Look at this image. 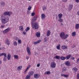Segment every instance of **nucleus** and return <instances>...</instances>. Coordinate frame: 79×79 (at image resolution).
I'll return each instance as SVG.
<instances>
[{
	"mask_svg": "<svg viewBox=\"0 0 79 79\" xmlns=\"http://www.w3.org/2000/svg\"><path fill=\"white\" fill-rule=\"evenodd\" d=\"M34 74V72L33 71H31L30 72V73L29 74V76H32Z\"/></svg>",
	"mask_w": 79,
	"mask_h": 79,
	"instance_id": "obj_28",
	"label": "nucleus"
},
{
	"mask_svg": "<svg viewBox=\"0 0 79 79\" xmlns=\"http://www.w3.org/2000/svg\"><path fill=\"white\" fill-rule=\"evenodd\" d=\"M34 15H35V13L34 12L31 13V16H34Z\"/></svg>",
	"mask_w": 79,
	"mask_h": 79,
	"instance_id": "obj_49",
	"label": "nucleus"
},
{
	"mask_svg": "<svg viewBox=\"0 0 79 79\" xmlns=\"http://www.w3.org/2000/svg\"><path fill=\"white\" fill-rule=\"evenodd\" d=\"M76 62L77 64L79 63V58L77 60Z\"/></svg>",
	"mask_w": 79,
	"mask_h": 79,
	"instance_id": "obj_41",
	"label": "nucleus"
},
{
	"mask_svg": "<svg viewBox=\"0 0 79 79\" xmlns=\"http://www.w3.org/2000/svg\"><path fill=\"white\" fill-rule=\"evenodd\" d=\"M37 19V16L34 17L32 19V21H33V22H34V21H36V19Z\"/></svg>",
	"mask_w": 79,
	"mask_h": 79,
	"instance_id": "obj_20",
	"label": "nucleus"
},
{
	"mask_svg": "<svg viewBox=\"0 0 79 79\" xmlns=\"http://www.w3.org/2000/svg\"><path fill=\"white\" fill-rule=\"evenodd\" d=\"M50 74V72L49 71L46 72L44 73L45 74Z\"/></svg>",
	"mask_w": 79,
	"mask_h": 79,
	"instance_id": "obj_29",
	"label": "nucleus"
},
{
	"mask_svg": "<svg viewBox=\"0 0 79 79\" xmlns=\"http://www.w3.org/2000/svg\"><path fill=\"white\" fill-rule=\"evenodd\" d=\"M58 18L59 19H61L62 17L63 16V15L61 13L59 14L58 15Z\"/></svg>",
	"mask_w": 79,
	"mask_h": 79,
	"instance_id": "obj_19",
	"label": "nucleus"
},
{
	"mask_svg": "<svg viewBox=\"0 0 79 79\" xmlns=\"http://www.w3.org/2000/svg\"><path fill=\"white\" fill-rule=\"evenodd\" d=\"M22 68H23V67L22 66H18L17 67V69L19 71H20V70H21V69H22Z\"/></svg>",
	"mask_w": 79,
	"mask_h": 79,
	"instance_id": "obj_25",
	"label": "nucleus"
},
{
	"mask_svg": "<svg viewBox=\"0 0 79 79\" xmlns=\"http://www.w3.org/2000/svg\"><path fill=\"white\" fill-rule=\"evenodd\" d=\"M73 71L74 70V71H76L77 70V69L76 68H73L72 69Z\"/></svg>",
	"mask_w": 79,
	"mask_h": 79,
	"instance_id": "obj_39",
	"label": "nucleus"
},
{
	"mask_svg": "<svg viewBox=\"0 0 79 79\" xmlns=\"http://www.w3.org/2000/svg\"><path fill=\"white\" fill-rule=\"evenodd\" d=\"M75 1L77 3H79V0H75Z\"/></svg>",
	"mask_w": 79,
	"mask_h": 79,
	"instance_id": "obj_53",
	"label": "nucleus"
},
{
	"mask_svg": "<svg viewBox=\"0 0 79 79\" xmlns=\"http://www.w3.org/2000/svg\"><path fill=\"white\" fill-rule=\"evenodd\" d=\"M27 51L28 53V54L29 55H31V51L30 50V48L29 47H27Z\"/></svg>",
	"mask_w": 79,
	"mask_h": 79,
	"instance_id": "obj_7",
	"label": "nucleus"
},
{
	"mask_svg": "<svg viewBox=\"0 0 79 79\" xmlns=\"http://www.w3.org/2000/svg\"><path fill=\"white\" fill-rule=\"evenodd\" d=\"M49 38L48 37H45L44 38V40H48V39Z\"/></svg>",
	"mask_w": 79,
	"mask_h": 79,
	"instance_id": "obj_46",
	"label": "nucleus"
},
{
	"mask_svg": "<svg viewBox=\"0 0 79 79\" xmlns=\"http://www.w3.org/2000/svg\"><path fill=\"white\" fill-rule=\"evenodd\" d=\"M29 11H28V12H27V13H29Z\"/></svg>",
	"mask_w": 79,
	"mask_h": 79,
	"instance_id": "obj_64",
	"label": "nucleus"
},
{
	"mask_svg": "<svg viewBox=\"0 0 79 79\" xmlns=\"http://www.w3.org/2000/svg\"><path fill=\"white\" fill-rule=\"evenodd\" d=\"M71 54L69 55H67L66 58L67 59V60H69V59L70 58H71Z\"/></svg>",
	"mask_w": 79,
	"mask_h": 79,
	"instance_id": "obj_18",
	"label": "nucleus"
},
{
	"mask_svg": "<svg viewBox=\"0 0 79 79\" xmlns=\"http://www.w3.org/2000/svg\"><path fill=\"white\" fill-rule=\"evenodd\" d=\"M11 56L10 55V54H8L7 56V59L8 60H10L11 59Z\"/></svg>",
	"mask_w": 79,
	"mask_h": 79,
	"instance_id": "obj_17",
	"label": "nucleus"
},
{
	"mask_svg": "<svg viewBox=\"0 0 79 79\" xmlns=\"http://www.w3.org/2000/svg\"><path fill=\"white\" fill-rule=\"evenodd\" d=\"M29 57H28V56H27L26 57V59L27 60H29Z\"/></svg>",
	"mask_w": 79,
	"mask_h": 79,
	"instance_id": "obj_58",
	"label": "nucleus"
},
{
	"mask_svg": "<svg viewBox=\"0 0 79 79\" xmlns=\"http://www.w3.org/2000/svg\"><path fill=\"white\" fill-rule=\"evenodd\" d=\"M62 49L63 50H64V49H67L68 48V47L65 45H63L62 46Z\"/></svg>",
	"mask_w": 79,
	"mask_h": 79,
	"instance_id": "obj_24",
	"label": "nucleus"
},
{
	"mask_svg": "<svg viewBox=\"0 0 79 79\" xmlns=\"http://www.w3.org/2000/svg\"><path fill=\"white\" fill-rule=\"evenodd\" d=\"M46 8H47L45 7V6H43V11L45 10H46Z\"/></svg>",
	"mask_w": 79,
	"mask_h": 79,
	"instance_id": "obj_37",
	"label": "nucleus"
},
{
	"mask_svg": "<svg viewBox=\"0 0 79 79\" xmlns=\"http://www.w3.org/2000/svg\"><path fill=\"white\" fill-rule=\"evenodd\" d=\"M14 45L15 46H17V42L16 41H15L14 43Z\"/></svg>",
	"mask_w": 79,
	"mask_h": 79,
	"instance_id": "obj_38",
	"label": "nucleus"
},
{
	"mask_svg": "<svg viewBox=\"0 0 79 79\" xmlns=\"http://www.w3.org/2000/svg\"><path fill=\"white\" fill-rule=\"evenodd\" d=\"M33 28L34 29V28L36 29H39V26L37 22H35L34 24H33Z\"/></svg>",
	"mask_w": 79,
	"mask_h": 79,
	"instance_id": "obj_4",
	"label": "nucleus"
},
{
	"mask_svg": "<svg viewBox=\"0 0 79 79\" xmlns=\"http://www.w3.org/2000/svg\"><path fill=\"white\" fill-rule=\"evenodd\" d=\"M73 5L70 4L69 5V11H70L71 10V9L73 8Z\"/></svg>",
	"mask_w": 79,
	"mask_h": 79,
	"instance_id": "obj_9",
	"label": "nucleus"
},
{
	"mask_svg": "<svg viewBox=\"0 0 79 79\" xmlns=\"http://www.w3.org/2000/svg\"><path fill=\"white\" fill-rule=\"evenodd\" d=\"M60 25H61V26H63V23H60Z\"/></svg>",
	"mask_w": 79,
	"mask_h": 79,
	"instance_id": "obj_59",
	"label": "nucleus"
},
{
	"mask_svg": "<svg viewBox=\"0 0 79 79\" xmlns=\"http://www.w3.org/2000/svg\"><path fill=\"white\" fill-rule=\"evenodd\" d=\"M19 28L20 31H24V29L23 28V26L19 27Z\"/></svg>",
	"mask_w": 79,
	"mask_h": 79,
	"instance_id": "obj_15",
	"label": "nucleus"
},
{
	"mask_svg": "<svg viewBox=\"0 0 79 79\" xmlns=\"http://www.w3.org/2000/svg\"><path fill=\"white\" fill-rule=\"evenodd\" d=\"M69 77V75H64V77Z\"/></svg>",
	"mask_w": 79,
	"mask_h": 79,
	"instance_id": "obj_40",
	"label": "nucleus"
},
{
	"mask_svg": "<svg viewBox=\"0 0 79 79\" xmlns=\"http://www.w3.org/2000/svg\"><path fill=\"white\" fill-rule=\"evenodd\" d=\"M3 55L4 56V57H6V54L5 53H2L0 54V56H3Z\"/></svg>",
	"mask_w": 79,
	"mask_h": 79,
	"instance_id": "obj_13",
	"label": "nucleus"
},
{
	"mask_svg": "<svg viewBox=\"0 0 79 79\" xmlns=\"http://www.w3.org/2000/svg\"><path fill=\"white\" fill-rule=\"evenodd\" d=\"M26 34V33H25L24 31H23V34H24V35H25V34Z\"/></svg>",
	"mask_w": 79,
	"mask_h": 79,
	"instance_id": "obj_55",
	"label": "nucleus"
},
{
	"mask_svg": "<svg viewBox=\"0 0 79 79\" xmlns=\"http://www.w3.org/2000/svg\"><path fill=\"white\" fill-rule=\"evenodd\" d=\"M65 64L66 66H70V63L69 61H66L65 63Z\"/></svg>",
	"mask_w": 79,
	"mask_h": 79,
	"instance_id": "obj_12",
	"label": "nucleus"
},
{
	"mask_svg": "<svg viewBox=\"0 0 79 79\" xmlns=\"http://www.w3.org/2000/svg\"><path fill=\"white\" fill-rule=\"evenodd\" d=\"M2 63V61L0 60V64H1V63Z\"/></svg>",
	"mask_w": 79,
	"mask_h": 79,
	"instance_id": "obj_60",
	"label": "nucleus"
},
{
	"mask_svg": "<svg viewBox=\"0 0 79 79\" xmlns=\"http://www.w3.org/2000/svg\"><path fill=\"white\" fill-rule=\"evenodd\" d=\"M4 61H6V57H4Z\"/></svg>",
	"mask_w": 79,
	"mask_h": 79,
	"instance_id": "obj_42",
	"label": "nucleus"
},
{
	"mask_svg": "<svg viewBox=\"0 0 79 79\" xmlns=\"http://www.w3.org/2000/svg\"><path fill=\"white\" fill-rule=\"evenodd\" d=\"M37 43L39 44V43H40V42H41V40H38V41H37Z\"/></svg>",
	"mask_w": 79,
	"mask_h": 79,
	"instance_id": "obj_44",
	"label": "nucleus"
},
{
	"mask_svg": "<svg viewBox=\"0 0 79 79\" xmlns=\"http://www.w3.org/2000/svg\"><path fill=\"white\" fill-rule=\"evenodd\" d=\"M76 33L75 31H74L72 33V36L73 37H74L76 36Z\"/></svg>",
	"mask_w": 79,
	"mask_h": 79,
	"instance_id": "obj_22",
	"label": "nucleus"
},
{
	"mask_svg": "<svg viewBox=\"0 0 79 79\" xmlns=\"http://www.w3.org/2000/svg\"><path fill=\"white\" fill-rule=\"evenodd\" d=\"M10 31V28L8 27L3 31V34H6V33Z\"/></svg>",
	"mask_w": 79,
	"mask_h": 79,
	"instance_id": "obj_5",
	"label": "nucleus"
},
{
	"mask_svg": "<svg viewBox=\"0 0 79 79\" xmlns=\"http://www.w3.org/2000/svg\"><path fill=\"white\" fill-rule=\"evenodd\" d=\"M77 79H79V77H77Z\"/></svg>",
	"mask_w": 79,
	"mask_h": 79,
	"instance_id": "obj_61",
	"label": "nucleus"
},
{
	"mask_svg": "<svg viewBox=\"0 0 79 79\" xmlns=\"http://www.w3.org/2000/svg\"><path fill=\"white\" fill-rule=\"evenodd\" d=\"M65 68H66L65 67H64L63 69V71H66V69H65Z\"/></svg>",
	"mask_w": 79,
	"mask_h": 79,
	"instance_id": "obj_54",
	"label": "nucleus"
},
{
	"mask_svg": "<svg viewBox=\"0 0 79 79\" xmlns=\"http://www.w3.org/2000/svg\"><path fill=\"white\" fill-rule=\"evenodd\" d=\"M33 44L35 45H36V44H37V41L36 42L35 41L34 42Z\"/></svg>",
	"mask_w": 79,
	"mask_h": 79,
	"instance_id": "obj_48",
	"label": "nucleus"
},
{
	"mask_svg": "<svg viewBox=\"0 0 79 79\" xmlns=\"http://www.w3.org/2000/svg\"><path fill=\"white\" fill-rule=\"evenodd\" d=\"M57 18H58V16H57V15L56 19H57Z\"/></svg>",
	"mask_w": 79,
	"mask_h": 79,
	"instance_id": "obj_62",
	"label": "nucleus"
},
{
	"mask_svg": "<svg viewBox=\"0 0 79 79\" xmlns=\"http://www.w3.org/2000/svg\"><path fill=\"white\" fill-rule=\"evenodd\" d=\"M12 14V12L11 11H5L3 14L4 16H8L9 17L11 16V15Z\"/></svg>",
	"mask_w": 79,
	"mask_h": 79,
	"instance_id": "obj_3",
	"label": "nucleus"
},
{
	"mask_svg": "<svg viewBox=\"0 0 79 79\" xmlns=\"http://www.w3.org/2000/svg\"><path fill=\"white\" fill-rule=\"evenodd\" d=\"M0 5L1 7H3V6H4V5H5V3L4 2H2L0 3Z\"/></svg>",
	"mask_w": 79,
	"mask_h": 79,
	"instance_id": "obj_14",
	"label": "nucleus"
},
{
	"mask_svg": "<svg viewBox=\"0 0 79 79\" xmlns=\"http://www.w3.org/2000/svg\"><path fill=\"white\" fill-rule=\"evenodd\" d=\"M51 33V32H50V30L48 31L47 33V36H49V35H50Z\"/></svg>",
	"mask_w": 79,
	"mask_h": 79,
	"instance_id": "obj_27",
	"label": "nucleus"
},
{
	"mask_svg": "<svg viewBox=\"0 0 79 79\" xmlns=\"http://www.w3.org/2000/svg\"><path fill=\"white\" fill-rule=\"evenodd\" d=\"M64 75H65V74H61V76H63V77H64Z\"/></svg>",
	"mask_w": 79,
	"mask_h": 79,
	"instance_id": "obj_52",
	"label": "nucleus"
},
{
	"mask_svg": "<svg viewBox=\"0 0 79 79\" xmlns=\"http://www.w3.org/2000/svg\"><path fill=\"white\" fill-rule=\"evenodd\" d=\"M41 18L42 19H44L45 18V15L44 14H42L41 15Z\"/></svg>",
	"mask_w": 79,
	"mask_h": 79,
	"instance_id": "obj_16",
	"label": "nucleus"
},
{
	"mask_svg": "<svg viewBox=\"0 0 79 79\" xmlns=\"http://www.w3.org/2000/svg\"><path fill=\"white\" fill-rule=\"evenodd\" d=\"M50 66L51 68H55L56 67V64L54 62H52L51 63Z\"/></svg>",
	"mask_w": 79,
	"mask_h": 79,
	"instance_id": "obj_6",
	"label": "nucleus"
},
{
	"mask_svg": "<svg viewBox=\"0 0 79 79\" xmlns=\"http://www.w3.org/2000/svg\"><path fill=\"white\" fill-rule=\"evenodd\" d=\"M60 44H58L56 47L57 49L58 50H60Z\"/></svg>",
	"mask_w": 79,
	"mask_h": 79,
	"instance_id": "obj_32",
	"label": "nucleus"
},
{
	"mask_svg": "<svg viewBox=\"0 0 79 79\" xmlns=\"http://www.w3.org/2000/svg\"><path fill=\"white\" fill-rule=\"evenodd\" d=\"M60 56H56L55 58L56 59H57V60H59L60 59Z\"/></svg>",
	"mask_w": 79,
	"mask_h": 79,
	"instance_id": "obj_36",
	"label": "nucleus"
},
{
	"mask_svg": "<svg viewBox=\"0 0 79 79\" xmlns=\"http://www.w3.org/2000/svg\"><path fill=\"white\" fill-rule=\"evenodd\" d=\"M31 78V77L29 75H27L25 77L26 79H29Z\"/></svg>",
	"mask_w": 79,
	"mask_h": 79,
	"instance_id": "obj_30",
	"label": "nucleus"
},
{
	"mask_svg": "<svg viewBox=\"0 0 79 79\" xmlns=\"http://www.w3.org/2000/svg\"><path fill=\"white\" fill-rule=\"evenodd\" d=\"M79 77V73L77 74V78Z\"/></svg>",
	"mask_w": 79,
	"mask_h": 79,
	"instance_id": "obj_56",
	"label": "nucleus"
},
{
	"mask_svg": "<svg viewBox=\"0 0 79 79\" xmlns=\"http://www.w3.org/2000/svg\"><path fill=\"white\" fill-rule=\"evenodd\" d=\"M37 67H39L40 66V64H38L37 65Z\"/></svg>",
	"mask_w": 79,
	"mask_h": 79,
	"instance_id": "obj_51",
	"label": "nucleus"
},
{
	"mask_svg": "<svg viewBox=\"0 0 79 79\" xmlns=\"http://www.w3.org/2000/svg\"><path fill=\"white\" fill-rule=\"evenodd\" d=\"M67 1H68V0H63V2H67Z\"/></svg>",
	"mask_w": 79,
	"mask_h": 79,
	"instance_id": "obj_50",
	"label": "nucleus"
},
{
	"mask_svg": "<svg viewBox=\"0 0 79 79\" xmlns=\"http://www.w3.org/2000/svg\"><path fill=\"white\" fill-rule=\"evenodd\" d=\"M29 67H27V68L25 70V73H26V71H27V70H28V69H29Z\"/></svg>",
	"mask_w": 79,
	"mask_h": 79,
	"instance_id": "obj_43",
	"label": "nucleus"
},
{
	"mask_svg": "<svg viewBox=\"0 0 79 79\" xmlns=\"http://www.w3.org/2000/svg\"><path fill=\"white\" fill-rule=\"evenodd\" d=\"M36 36L37 37H39L40 36V33L39 31L37 32L36 34Z\"/></svg>",
	"mask_w": 79,
	"mask_h": 79,
	"instance_id": "obj_10",
	"label": "nucleus"
},
{
	"mask_svg": "<svg viewBox=\"0 0 79 79\" xmlns=\"http://www.w3.org/2000/svg\"><path fill=\"white\" fill-rule=\"evenodd\" d=\"M79 28V24H77L75 25V28L76 29H78Z\"/></svg>",
	"mask_w": 79,
	"mask_h": 79,
	"instance_id": "obj_21",
	"label": "nucleus"
},
{
	"mask_svg": "<svg viewBox=\"0 0 79 79\" xmlns=\"http://www.w3.org/2000/svg\"><path fill=\"white\" fill-rule=\"evenodd\" d=\"M5 42L6 44H7V45H10V42L9 41V40H8V39H7L6 40Z\"/></svg>",
	"mask_w": 79,
	"mask_h": 79,
	"instance_id": "obj_11",
	"label": "nucleus"
},
{
	"mask_svg": "<svg viewBox=\"0 0 79 79\" xmlns=\"http://www.w3.org/2000/svg\"><path fill=\"white\" fill-rule=\"evenodd\" d=\"M14 57L15 59H18V56L16 55H14Z\"/></svg>",
	"mask_w": 79,
	"mask_h": 79,
	"instance_id": "obj_31",
	"label": "nucleus"
},
{
	"mask_svg": "<svg viewBox=\"0 0 79 79\" xmlns=\"http://www.w3.org/2000/svg\"><path fill=\"white\" fill-rule=\"evenodd\" d=\"M4 27H5L4 25H2L1 27V28H4Z\"/></svg>",
	"mask_w": 79,
	"mask_h": 79,
	"instance_id": "obj_47",
	"label": "nucleus"
},
{
	"mask_svg": "<svg viewBox=\"0 0 79 79\" xmlns=\"http://www.w3.org/2000/svg\"><path fill=\"white\" fill-rule=\"evenodd\" d=\"M34 77L35 79H38L40 77V75H39L38 74H34Z\"/></svg>",
	"mask_w": 79,
	"mask_h": 79,
	"instance_id": "obj_8",
	"label": "nucleus"
},
{
	"mask_svg": "<svg viewBox=\"0 0 79 79\" xmlns=\"http://www.w3.org/2000/svg\"><path fill=\"white\" fill-rule=\"evenodd\" d=\"M70 58L72 60H74L75 59V58L74 57H71Z\"/></svg>",
	"mask_w": 79,
	"mask_h": 79,
	"instance_id": "obj_45",
	"label": "nucleus"
},
{
	"mask_svg": "<svg viewBox=\"0 0 79 79\" xmlns=\"http://www.w3.org/2000/svg\"><path fill=\"white\" fill-rule=\"evenodd\" d=\"M44 42H46L48 41V40H44Z\"/></svg>",
	"mask_w": 79,
	"mask_h": 79,
	"instance_id": "obj_57",
	"label": "nucleus"
},
{
	"mask_svg": "<svg viewBox=\"0 0 79 79\" xmlns=\"http://www.w3.org/2000/svg\"><path fill=\"white\" fill-rule=\"evenodd\" d=\"M1 20L2 24H6L8 22H9V18L8 16H2Z\"/></svg>",
	"mask_w": 79,
	"mask_h": 79,
	"instance_id": "obj_1",
	"label": "nucleus"
},
{
	"mask_svg": "<svg viewBox=\"0 0 79 79\" xmlns=\"http://www.w3.org/2000/svg\"><path fill=\"white\" fill-rule=\"evenodd\" d=\"M30 29V28L29 27H27V29L25 30L26 32H27L28 31H29Z\"/></svg>",
	"mask_w": 79,
	"mask_h": 79,
	"instance_id": "obj_35",
	"label": "nucleus"
},
{
	"mask_svg": "<svg viewBox=\"0 0 79 79\" xmlns=\"http://www.w3.org/2000/svg\"><path fill=\"white\" fill-rule=\"evenodd\" d=\"M60 37L62 39L64 40V39H66L68 37V35L66 34L65 36L64 33L62 32L60 34Z\"/></svg>",
	"mask_w": 79,
	"mask_h": 79,
	"instance_id": "obj_2",
	"label": "nucleus"
},
{
	"mask_svg": "<svg viewBox=\"0 0 79 79\" xmlns=\"http://www.w3.org/2000/svg\"><path fill=\"white\" fill-rule=\"evenodd\" d=\"M60 59L61 60H64L65 59H66V58L65 57L62 56L60 58Z\"/></svg>",
	"mask_w": 79,
	"mask_h": 79,
	"instance_id": "obj_26",
	"label": "nucleus"
},
{
	"mask_svg": "<svg viewBox=\"0 0 79 79\" xmlns=\"http://www.w3.org/2000/svg\"><path fill=\"white\" fill-rule=\"evenodd\" d=\"M18 40V43L19 44H21V40H19V38H17V39H16V40Z\"/></svg>",
	"mask_w": 79,
	"mask_h": 79,
	"instance_id": "obj_23",
	"label": "nucleus"
},
{
	"mask_svg": "<svg viewBox=\"0 0 79 79\" xmlns=\"http://www.w3.org/2000/svg\"><path fill=\"white\" fill-rule=\"evenodd\" d=\"M63 19H58V21H59L60 23H62V22H63Z\"/></svg>",
	"mask_w": 79,
	"mask_h": 79,
	"instance_id": "obj_34",
	"label": "nucleus"
},
{
	"mask_svg": "<svg viewBox=\"0 0 79 79\" xmlns=\"http://www.w3.org/2000/svg\"><path fill=\"white\" fill-rule=\"evenodd\" d=\"M29 1H31V0H28Z\"/></svg>",
	"mask_w": 79,
	"mask_h": 79,
	"instance_id": "obj_63",
	"label": "nucleus"
},
{
	"mask_svg": "<svg viewBox=\"0 0 79 79\" xmlns=\"http://www.w3.org/2000/svg\"><path fill=\"white\" fill-rule=\"evenodd\" d=\"M31 8H32V7H31V6H29L28 8H27V9L28 10V11H30V10H31Z\"/></svg>",
	"mask_w": 79,
	"mask_h": 79,
	"instance_id": "obj_33",
	"label": "nucleus"
}]
</instances>
